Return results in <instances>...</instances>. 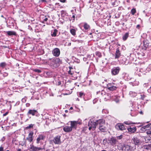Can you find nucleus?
Instances as JSON below:
<instances>
[{"instance_id":"obj_38","label":"nucleus","mask_w":151,"mask_h":151,"mask_svg":"<svg viewBox=\"0 0 151 151\" xmlns=\"http://www.w3.org/2000/svg\"><path fill=\"white\" fill-rule=\"evenodd\" d=\"M35 72H37V73H40L41 72V71L40 70H39L38 69H34L33 70Z\"/></svg>"},{"instance_id":"obj_50","label":"nucleus","mask_w":151,"mask_h":151,"mask_svg":"<svg viewBox=\"0 0 151 151\" xmlns=\"http://www.w3.org/2000/svg\"><path fill=\"white\" fill-rule=\"evenodd\" d=\"M41 1L42 2H47V1L46 0H41Z\"/></svg>"},{"instance_id":"obj_25","label":"nucleus","mask_w":151,"mask_h":151,"mask_svg":"<svg viewBox=\"0 0 151 151\" xmlns=\"http://www.w3.org/2000/svg\"><path fill=\"white\" fill-rule=\"evenodd\" d=\"M124 124L127 125H129L132 124H135L136 123H134L130 121H125L124 122Z\"/></svg>"},{"instance_id":"obj_16","label":"nucleus","mask_w":151,"mask_h":151,"mask_svg":"<svg viewBox=\"0 0 151 151\" xmlns=\"http://www.w3.org/2000/svg\"><path fill=\"white\" fill-rule=\"evenodd\" d=\"M63 129V131L66 132H70L72 130V129L70 126H66L64 127Z\"/></svg>"},{"instance_id":"obj_62","label":"nucleus","mask_w":151,"mask_h":151,"mask_svg":"<svg viewBox=\"0 0 151 151\" xmlns=\"http://www.w3.org/2000/svg\"><path fill=\"white\" fill-rule=\"evenodd\" d=\"M90 34V35H91V34H92V33H90V34Z\"/></svg>"},{"instance_id":"obj_28","label":"nucleus","mask_w":151,"mask_h":151,"mask_svg":"<svg viewBox=\"0 0 151 151\" xmlns=\"http://www.w3.org/2000/svg\"><path fill=\"white\" fill-rule=\"evenodd\" d=\"M83 27L84 29L86 30L90 28V26L88 25L87 23H85L83 25Z\"/></svg>"},{"instance_id":"obj_2","label":"nucleus","mask_w":151,"mask_h":151,"mask_svg":"<svg viewBox=\"0 0 151 151\" xmlns=\"http://www.w3.org/2000/svg\"><path fill=\"white\" fill-rule=\"evenodd\" d=\"M97 124L99 125V129L103 132H106L107 125L105 124V121L103 119H100L97 120Z\"/></svg>"},{"instance_id":"obj_3","label":"nucleus","mask_w":151,"mask_h":151,"mask_svg":"<svg viewBox=\"0 0 151 151\" xmlns=\"http://www.w3.org/2000/svg\"><path fill=\"white\" fill-rule=\"evenodd\" d=\"M82 121L79 119L77 121H70V125L72 129H76L77 127L78 124L81 125L82 124Z\"/></svg>"},{"instance_id":"obj_56","label":"nucleus","mask_w":151,"mask_h":151,"mask_svg":"<svg viewBox=\"0 0 151 151\" xmlns=\"http://www.w3.org/2000/svg\"><path fill=\"white\" fill-rule=\"evenodd\" d=\"M73 107H71L70 108V110H72L73 109Z\"/></svg>"},{"instance_id":"obj_43","label":"nucleus","mask_w":151,"mask_h":151,"mask_svg":"<svg viewBox=\"0 0 151 151\" xmlns=\"http://www.w3.org/2000/svg\"><path fill=\"white\" fill-rule=\"evenodd\" d=\"M4 150V147L1 146L0 147V151H3Z\"/></svg>"},{"instance_id":"obj_15","label":"nucleus","mask_w":151,"mask_h":151,"mask_svg":"<svg viewBox=\"0 0 151 151\" xmlns=\"http://www.w3.org/2000/svg\"><path fill=\"white\" fill-rule=\"evenodd\" d=\"M127 130L129 132L133 133L136 131L137 128L135 126H131L127 128Z\"/></svg>"},{"instance_id":"obj_33","label":"nucleus","mask_w":151,"mask_h":151,"mask_svg":"<svg viewBox=\"0 0 151 151\" xmlns=\"http://www.w3.org/2000/svg\"><path fill=\"white\" fill-rule=\"evenodd\" d=\"M88 127L87 126H85L83 127L82 130V132H85L88 129Z\"/></svg>"},{"instance_id":"obj_12","label":"nucleus","mask_w":151,"mask_h":151,"mask_svg":"<svg viewBox=\"0 0 151 151\" xmlns=\"http://www.w3.org/2000/svg\"><path fill=\"white\" fill-rule=\"evenodd\" d=\"M107 143L112 145H115L116 143V139L113 137L108 139Z\"/></svg>"},{"instance_id":"obj_59","label":"nucleus","mask_w":151,"mask_h":151,"mask_svg":"<svg viewBox=\"0 0 151 151\" xmlns=\"http://www.w3.org/2000/svg\"><path fill=\"white\" fill-rule=\"evenodd\" d=\"M1 17H4V16H3V15H1Z\"/></svg>"},{"instance_id":"obj_60","label":"nucleus","mask_w":151,"mask_h":151,"mask_svg":"<svg viewBox=\"0 0 151 151\" xmlns=\"http://www.w3.org/2000/svg\"><path fill=\"white\" fill-rule=\"evenodd\" d=\"M68 111V110H66L65 111V112H67Z\"/></svg>"},{"instance_id":"obj_27","label":"nucleus","mask_w":151,"mask_h":151,"mask_svg":"<svg viewBox=\"0 0 151 151\" xmlns=\"http://www.w3.org/2000/svg\"><path fill=\"white\" fill-rule=\"evenodd\" d=\"M145 139L146 142H151V137L149 136H147L146 137Z\"/></svg>"},{"instance_id":"obj_23","label":"nucleus","mask_w":151,"mask_h":151,"mask_svg":"<svg viewBox=\"0 0 151 151\" xmlns=\"http://www.w3.org/2000/svg\"><path fill=\"white\" fill-rule=\"evenodd\" d=\"M129 36V33L128 32L126 33L124 35L122 36V39L124 41L126 40Z\"/></svg>"},{"instance_id":"obj_53","label":"nucleus","mask_w":151,"mask_h":151,"mask_svg":"<svg viewBox=\"0 0 151 151\" xmlns=\"http://www.w3.org/2000/svg\"><path fill=\"white\" fill-rule=\"evenodd\" d=\"M26 105L28 107V106H29L30 105V104L29 103H27L26 104Z\"/></svg>"},{"instance_id":"obj_5","label":"nucleus","mask_w":151,"mask_h":151,"mask_svg":"<svg viewBox=\"0 0 151 151\" xmlns=\"http://www.w3.org/2000/svg\"><path fill=\"white\" fill-rule=\"evenodd\" d=\"M97 125V120L95 122L91 121H89L88 123V129L90 130L91 129H92L93 130H94Z\"/></svg>"},{"instance_id":"obj_44","label":"nucleus","mask_w":151,"mask_h":151,"mask_svg":"<svg viewBox=\"0 0 151 151\" xmlns=\"http://www.w3.org/2000/svg\"><path fill=\"white\" fill-rule=\"evenodd\" d=\"M9 112L7 111L5 113L3 114V116H5L8 114Z\"/></svg>"},{"instance_id":"obj_4","label":"nucleus","mask_w":151,"mask_h":151,"mask_svg":"<svg viewBox=\"0 0 151 151\" xmlns=\"http://www.w3.org/2000/svg\"><path fill=\"white\" fill-rule=\"evenodd\" d=\"M31 151H39L45 150V145L41 147H37L35 146L33 144L30 145L29 147Z\"/></svg>"},{"instance_id":"obj_51","label":"nucleus","mask_w":151,"mask_h":151,"mask_svg":"<svg viewBox=\"0 0 151 151\" xmlns=\"http://www.w3.org/2000/svg\"><path fill=\"white\" fill-rule=\"evenodd\" d=\"M147 146L148 148H151V144H148Z\"/></svg>"},{"instance_id":"obj_18","label":"nucleus","mask_w":151,"mask_h":151,"mask_svg":"<svg viewBox=\"0 0 151 151\" xmlns=\"http://www.w3.org/2000/svg\"><path fill=\"white\" fill-rule=\"evenodd\" d=\"M121 55V53L119 50V49L118 48L116 49V51L115 54V58L118 59Z\"/></svg>"},{"instance_id":"obj_29","label":"nucleus","mask_w":151,"mask_h":151,"mask_svg":"<svg viewBox=\"0 0 151 151\" xmlns=\"http://www.w3.org/2000/svg\"><path fill=\"white\" fill-rule=\"evenodd\" d=\"M85 96V94L82 92H80L79 93V97L81 98L84 97Z\"/></svg>"},{"instance_id":"obj_26","label":"nucleus","mask_w":151,"mask_h":151,"mask_svg":"<svg viewBox=\"0 0 151 151\" xmlns=\"http://www.w3.org/2000/svg\"><path fill=\"white\" fill-rule=\"evenodd\" d=\"M70 32L71 34L73 36H75L76 35V30L75 29H71Z\"/></svg>"},{"instance_id":"obj_52","label":"nucleus","mask_w":151,"mask_h":151,"mask_svg":"<svg viewBox=\"0 0 151 151\" xmlns=\"http://www.w3.org/2000/svg\"><path fill=\"white\" fill-rule=\"evenodd\" d=\"M69 68L70 69L69 70H71V69H73V68L72 67H70V66L69 67Z\"/></svg>"},{"instance_id":"obj_11","label":"nucleus","mask_w":151,"mask_h":151,"mask_svg":"<svg viewBox=\"0 0 151 151\" xmlns=\"http://www.w3.org/2000/svg\"><path fill=\"white\" fill-rule=\"evenodd\" d=\"M45 138V136L43 134H39L36 139V143L39 144L42 140L44 141Z\"/></svg>"},{"instance_id":"obj_58","label":"nucleus","mask_w":151,"mask_h":151,"mask_svg":"<svg viewBox=\"0 0 151 151\" xmlns=\"http://www.w3.org/2000/svg\"><path fill=\"white\" fill-rule=\"evenodd\" d=\"M101 151H106V150H102Z\"/></svg>"},{"instance_id":"obj_31","label":"nucleus","mask_w":151,"mask_h":151,"mask_svg":"<svg viewBox=\"0 0 151 151\" xmlns=\"http://www.w3.org/2000/svg\"><path fill=\"white\" fill-rule=\"evenodd\" d=\"M136 11L135 9L133 8L131 10V13L132 15H133L136 13Z\"/></svg>"},{"instance_id":"obj_41","label":"nucleus","mask_w":151,"mask_h":151,"mask_svg":"<svg viewBox=\"0 0 151 151\" xmlns=\"http://www.w3.org/2000/svg\"><path fill=\"white\" fill-rule=\"evenodd\" d=\"M8 73H7L6 72H5L3 73V76L4 77H6L8 76Z\"/></svg>"},{"instance_id":"obj_32","label":"nucleus","mask_w":151,"mask_h":151,"mask_svg":"<svg viewBox=\"0 0 151 151\" xmlns=\"http://www.w3.org/2000/svg\"><path fill=\"white\" fill-rule=\"evenodd\" d=\"M96 55L99 58H101L102 56L101 53L99 51H97L95 53Z\"/></svg>"},{"instance_id":"obj_10","label":"nucleus","mask_w":151,"mask_h":151,"mask_svg":"<svg viewBox=\"0 0 151 151\" xmlns=\"http://www.w3.org/2000/svg\"><path fill=\"white\" fill-rule=\"evenodd\" d=\"M52 53L53 55L56 57H58L60 54V49L56 48H54L52 51Z\"/></svg>"},{"instance_id":"obj_37","label":"nucleus","mask_w":151,"mask_h":151,"mask_svg":"<svg viewBox=\"0 0 151 151\" xmlns=\"http://www.w3.org/2000/svg\"><path fill=\"white\" fill-rule=\"evenodd\" d=\"M101 93V95H102V96H103V94H104V95H108V93H105L104 91H102L101 92H100V91L98 92L97 93L98 94V93Z\"/></svg>"},{"instance_id":"obj_48","label":"nucleus","mask_w":151,"mask_h":151,"mask_svg":"<svg viewBox=\"0 0 151 151\" xmlns=\"http://www.w3.org/2000/svg\"><path fill=\"white\" fill-rule=\"evenodd\" d=\"M106 141H107V139H104L103 140V143L104 144V145H105V144L104 143H105V142H106Z\"/></svg>"},{"instance_id":"obj_42","label":"nucleus","mask_w":151,"mask_h":151,"mask_svg":"<svg viewBox=\"0 0 151 151\" xmlns=\"http://www.w3.org/2000/svg\"><path fill=\"white\" fill-rule=\"evenodd\" d=\"M57 85L58 86H60L61 85V82L60 81H58L57 83Z\"/></svg>"},{"instance_id":"obj_20","label":"nucleus","mask_w":151,"mask_h":151,"mask_svg":"<svg viewBox=\"0 0 151 151\" xmlns=\"http://www.w3.org/2000/svg\"><path fill=\"white\" fill-rule=\"evenodd\" d=\"M124 151H133L132 148L128 145H126L124 147Z\"/></svg>"},{"instance_id":"obj_13","label":"nucleus","mask_w":151,"mask_h":151,"mask_svg":"<svg viewBox=\"0 0 151 151\" xmlns=\"http://www.w3.org/2000/svg\"><path fill=\"white\" fill-rule=\"evenodd\" d=\"M34 133L32 132H30L28 134V137L26 138V139L29 142H32L33 140V135Z\"/></svg>"},{"instance_id":"obj_64","label":"nucleus","mask_w":151,"mask_h":151,"mask_svg":"<svg viewBox=\"0 0 151 151\" xmlns=\"http://www.w3.org/2000/svg\"><path fill=\"white\" fill-rule=\"evenodd\" d=\"M6 151H9V150H6Z\"/></svg>"},{"instance_id":"obj_8","label":"nucleus","mask_w":151,"mask_h":151,"mask_svg":"<svg viewBox=\"0 0 151 151\" xmlns=\"http://www.w3.org/2000/svg\"><path fill=\"white\" fill-rule=\"evenodd\" d=\"M115 128L118 130L123 131L126 129L124 124L121 123H117L115 126Z\"/></svg>"},{"instance_id":"obj_46","label":"nucleus","mask_w":151,"mask_h":151,"mask_svg":"<svg viewBox=\"0 0 151 151\" xmlns=\"http://www.w3.org/2000/svg\"><path fill=\"white\" fill-rule=\"evenodd\" d=\"M72 18H73V21H74L75 19V16L74 15H73L72 16Z\"/></svg>"},{"instance_id":"obj_14","label":"nucleus","mask_w":151,"mask_h":151,"mask_svg":"<svg viewBox=\"0 0 151 151\" xmlns=\"http://www.w3.org/2000/svg\"><path fill=\"white\" fill-rule=\"evenodd\" d=\"M143 43L142 49L145 50H146L149 45V41L147 40L144 39L143 41Z\"/></svg>"},{"instance_id":"obj_7","label":"nucleus","mask_w":151,"mask_h":151,"mask_svg":"<svg viewBox=\"0 0 151 151\" xmlns=\"http://www.w3.org/2000/svg\"><path fill=\"white\" fill-rule=\"evenodd\" d=\"M121 70L120 68L119 67H114L111 70V73L113 76L118 75Z\"/></svg>"},{"instance_id":"obj_21","label":"nucleus","mask_w":151,"mask_h":151,"mask_svg":"<svg viewBox=\"0 0 151 151\" xmlns=\"http://www.w3.org/2000/svg\"><path fill=\"white\" fill-rule=\"evenodd\" d=\"M6 33L8 36H16L17 35L16 32L14 31H8L6 32Z\"/></svg>"},{"instance_id":"obj_40","label":"nucleus","mask_w":151,"mask_h":151,"mask_svg":"<svg viewBox=\"0 0 151 151\" xmlns=\"http://www.w3.org/2000/svg\"><path fill=\"white\" fill-rule=\"evenodd\" d=\"M68 73L70 75H72L73 74L74 72L73 71H72L71 70H69L68 71Z\"/></svg>"},{"instance_id":"obj_17","label":"nucleus","mask_w":151,"mask_h":151,"mask_svg":"<svg viewBox=\"0 0 151 151\" xmlns=\"http://www.w3.org/2000/svg\"><path fill=\"white\" fill-rule=\"evenodd\" d=\"M135 144L136 145H139L141 143V141L140 139H138L137 137H135L132 139Z\"/></svg>"},{"instance_id":"obj_30","label":"nucleus","mask_w":151,"mask_h":151,"mask_svg":"<svg viewBox=\"0 0 151 151\" xmlns=\"http://www.w3.org/2000/svg\"><path fill=\"white\" fill-rule=\"evenodd\" d=\"M58 30L56 29H54L53 32L51 34V36L52 37H56V34L58 32Z\"/></svg>"},{"instance_id":"obj_54","label":"nucleus","mask_w":151,"mask_h":151,"mask_svg":"<svg viewBox=\"0 0 151 151\" xmlns=\"http://www.w3.org/2000/svg\"><path fill=\"white\" fill-rule=\"evenodd\" d=\"M139 113L140 114H143V112L142 111H139Z\"/></svg>"},{"instance_id":"obj_39","label":"nucleus","mask_w":151,"mask_h":151,"mask_svg":"<svg viewBox=\"0 0 151 151\" xmlns=\"http://www.w3.org/2000/svg\"><path fill=\"white\" fill-rule=\"evenodd\" d=\"M141 99L142 100H144L146 96L144 94H142L141 95Z\"/></svg>"},{"instance_id":"obj_22","label":"nucleus","mask_w":151,"mask_h":151,"mask_svg":"<svg viewBox=\"0 0 151 151\" xmlns=\"http://www.w3.org/2000/svg\"><path fill=\"white\" fill-rule=\"evenodd\" d=\"M151 127V124H149L148 125L145 126H144L142 128V129H144L145 131H147V130L146 129H150Z\"/></svg>"},{"instance_id":"obj_24","label":"nucleus","mask_w":151,"mask_h":151,"mask_svg":"<svg viewBox=\"0 0 151 151\" xmlns=\"http://www.w3.org/2000/svg\"><path fill=\"white\" fill-rule=\"evenodd\" d=\"M7 66V64L5 62H2L0 63V67L4 68H5Z\"/></svg>"},{"instance_id":"obj_35","label":"nucleus","mask_w":151,"mask_h":151,"mask_svg":"<svg viewBox=\"0 0 151 151\" xmlns=\"http://www.w3.org/2000/svg\"><path fill=\"white\" fill-rule=\"evenodd\" d=\"M146 130H147V131L146 132L147 134L151 135V128H150V129H148Z\"/></svg>"},{"instance_id":"obj_49","label":"nucleus","mask_w":151,"mask_h":151,"mask_svg":"<svg viewBox=\"0 0 151 151\" xmlns=\"http://www.w3.org/2000/svg\"><path fill=\"white\" fill-rule=\"evenodd\" d=\"M140 25L139 24H138L136 26V28L139 29L140 28Z\"/></svg>"},{"instance_id":"obj_34","label":"nucleus","mask_w":151,"mask_h":151,"mask_svg":"<svg viewBox=\"0 0 151 151\" xmlns=\"http://www.w3.org/2000/svg\"><path fill=\"white\" fill-rule=\"evenodd\" d=\"M34 126V124H31L29 125V126L27 127H26V129H29L32 128Z\"/></svg>"},{"instance_id":"obj_61","label":"nucleus","mask_w":151,"mask_h":151,"mask_svg":"<svg viewBox=\"0 0 151 151\" xmlns=\"http://www.w3.org/2000/svg\"><path fill=\"white\" fill-rule=\"evenodd\" d=\"M111 151H115L114 150H111Z\"/></svg>"},{"instance_id":"obj_47","label":"nucleus","mask_w":151,"mask_h":151,"mask_svg":"<svg viewBox=\"0 0 151 151\" xmlns=\"http://www.w3.org/2000/svg\"><path fill=\"white\" fill-rule=\"evenodd\" d=\"M48 20V19L47 18H45L44 19H43V22L44 21V22H46Z\"/></svg>"},{"instance_id":"obj_55","label":"nucleus","mask_w":151,"mask_h":151,"mask_svg":"<svg viewBox=\"0 0 151 151\" xmlns=\"http://www.w3.org/2000/svg\"><path fill=\"white\" fill-rule=\"evenodd\" d=\"M17 151H22V150H21V149H18L17 150Z\"/></svg>"},{"instance_id":"obj_6","label":"nucleus","mask_w":151,"mask_h":151,"mask_svg":"<svg viewBox=\"0 0 151 151\" xmlns=\"http://www.w3.org/2000/svg\"><path fill=\"white\" fill-rule=\"evenodd\" d=\"M117 85L114 83H109L107 86L108 89L110 91L116 90L117 88Z\"/></svg>"},{"instance_id":"obj_36","label":"nucleus","mask_w":151,"mask_h":151,"mask_svg":"<svg viewBox=\"0 0 151 151\" xmlns=\"http://www.w3.org/2000/svg\"><path fill=\"white\" fill-rule=\"evenodd\" d=\"M55 5L56 6H57V8H63V7L61 6L60 4L59 3H56L55 4Z\"/></svg>"},{"instance_id":"obj_1","label":"nucleus","mask_w":151,"mask_h":151,"mask_svg":"<svg viewBox=\"0 0 151 151\" xmlns=\"http://www.w3.org/2000/svg\"><path fill=\"white\" fill-rule=\"evenodd\" d=\"M48 64L53 69L58 67L62 63V61L59 58H50L47 60Z\"/></svg>"},{"instance_id":"obj_57","label":"nucleus","mask_w":151,"mask_h":151,"mask_svg":"<svg viewBox=\"0 0 151 151\" xmlns=\"http://www.w3.org/2000/svg\"><path fill=\"white\" fill-rule=\"evenodd\" d=\"M122 25H123V26H124V23H122Z\"/></svg>"},{"instance_id":"obj_63","label":"nucleus","mask_w":151,"mask_h":151,"mask_svg":"<svg viewBox=\"0 0 151 151\" xmlns=\"http://www.w3.org/2000/svg\"><path fill=\"white\" fill-rule=\"evenodd\" d=\"M150 88L151 89V86H150Z\"/></svg>"},{"instance_id":"obj_19","label":"nucleus","mask_w":151,"mask_h":151,"mask_svg":"<svg viewBox=\"0 0 151 151\" xmlns=\"http://www.w3.org/2000/svg\"><path fill=\"white\" fill-rule=\"evenodd\" d=\"M37 113V111L35 109H29L28 113V114H31L32 116H34L36 113Z\"/></svg>"},{"instance_id":"obj_45","label":"nucleus","mask_w":151,"mask_h":151,"mask_svg":"<svg viewBox=\"0 0 151 151\" xmlns=\"http://www.w3.org/2000/svg\"><path fill=\"white\" fill-rule=\"evenodd\" d=\"M122 138V135H120L119 136L117 137V138L118 139H121Z\"/></svg>"},{"instance_id":"obj_9","label":"nucleus","mask_w":151,"mask_h":151,"mask_svg":"<svg viewBox=\"0 0 151 151\" xmlns=\"http://www.w3.org/2000/svg\"><path fill=\"white\" fill-rule=\"evenodd\" d=\"M61 136L58 135L54 137L53 141L55 144L59 145L61 143Z\"/></svg>"}]
</instances>
